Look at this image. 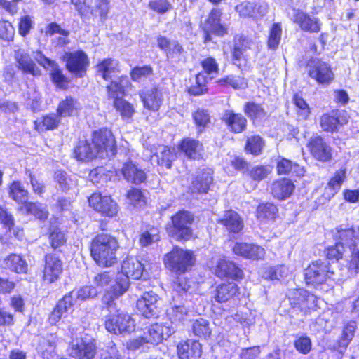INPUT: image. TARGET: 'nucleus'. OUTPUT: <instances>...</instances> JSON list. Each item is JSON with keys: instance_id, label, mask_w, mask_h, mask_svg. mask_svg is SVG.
<instances>
[{"instance_id": "f257e3e1", "label": "nucleus", "mask_w": 359, "mask_h": 359, "mask_svg": "<svg viewBox=\"0 0 359 359\" xmlns=\"http://www.w3.org/2000/svg\"><path fill=\"white\" fill-rule=\"evenodd\" d=\"M145 266L135 257H127L121 265V273H119L115 283L107 290L102 297V302L108 308L113 307L114 300L125 293L130 285L129 278L140 279L144 276Z\"/></svg>"}, {"instance_id": "f03ea898", "label": "nucleus", "mask_w": 359, "mask_h": 359, "mask_svg": "<svg viewBox=\"0 0 359 359\" xmlns=\"http://www.w3.org/2000/svg\"><path fill=\"white\" fill-rule=\"evenodd\" d=\"M118 243L108 234L97 235L91 243L90 254L95 262L102 267H109L117 262Z\"/></svg>"}, {"instance_id": "7ed1b4c3", "label": "nucleus", "mask_w": 359, "mask_h": 359, "mask_svg": "<svg viewBox=\"0 0 359 359\" xmlns=\"http://www.w3.org/2000/svg\"><path fill=\"white\" fill-rule=\"evenodd\" d=\"M334 238L344 248H349L351 255L348 264L349 271H359V227L353 228L341 225L336 228Z\"/></svg>"}, {"instance_id": "20e7f679", "label": "nucleus", "mask_w": 359, "mask_h": 359, "mask_svg": "<svg viewBox=\"0 0 359 359\" xmlns=\"http://www.w3.org/2000/svg\"><path fill=\"white\" fill-rule=\"evenodd\" d=\"M334 273L330 270L327 262H313L305 269V280L307 285H311L315 287L326 285L327 287L323 289L327 290L329 286H332L330 282L333 279Z\"/></svg>"}, {"instance_id": "39448f33", "label": "nucleus", "mask_w": 359, "mask_h": 359, "mask_svg": "<svg viewBox=\"0 0 359 359\" xmlns=\"http://www.w3.org/2000/svg\"><path fill=\"white\" fill-rule=\"evenodd\" d=\"M194 216L186 210L177 212L172 217V226L168 229L169 236L177 241H186L191 238L193 232L191 226Z\"/></svg>"}, {"instance_id": "423d86ee", "label": "nucleus", "mask_w": 359, "mask_h": 359, "mask_svg": "<svg viewBox=\"0 0 359 359\" xmlns=\"http://www.w3.org/2000/svg\"><path fill=\"white\" fill-rule=\"evenodd\" d=\"M194 259L191 251L175 248L164 257L165 266L172 271L184 273L194 264Z\"/></svg>"}, {"instance_id": "0eeeda50", "label": "nucleus", "mask_w": 359, "mask_h": 359, "mask_svg": "<svg viewBox=\"0 0 359 359\" xmlns=\"http://www.w3.org/2000/svg\"><path fill=\"white\" fill-rule=\"evenodd\" d=\"M91 142L101 158L114 155L116 145L111 130L104 128L95 131Z\"/></svg>"}, {"instance_id": "6e6552de", "label": "nucleus", "mask_w": 359, "mask_h": 359, "mask_svg": "<svg viewBox=\"0 0 359 359\" xmlns=\"http://www.w3.org/2000/svg\"><path fill=\"white\" fill-rule=\"evenodd\" d=\"M97 352L95 341L88 338H77L69 345L68 354L75 359H93Z\"/></svg>"}, {"instance_id": "1a4fd4ad", "label": "nucleus", "mask_w": 359, "mask_h": 359, "mask_svg": "<svg viewBox=\"0 0 359 359\" xmlns=\"http://www.w3.org/2000/svg\"><path fill=\"white\" fill-rule=\"evenodd\" d=\"M309 76L318 84L329 85L334 79L330 65L320 60H311L307 65Z\"/></svg>"}, {"instance_id": "9d476101", "label": "nucleus", "mask_w": 359, "mask_h": 359, "mask_svg": "<svg viewBox=\"0 0 359 359\" xmlns=\"http://www.w3.org/2000/svg\"><path fill=\"white\" fill-rule=\"evenodd\" d=\"M106 329L116 334L130 333L135 330V320L127 313L118 312L110 315L105 322Z\"/></svg>"}, {"instance_id": "9b49d317", "label": "nucleus", "mask_w": 359, "mask_h": 359, "mask_svg": "<svg viewBox=\"0 0 359 359\" xmlns=\"http://www.w3.org/2000/svg\"><path fill=\"white\" fill-rule=\"evenodd\" d=\"M62 59L66 62V67L69 72L78 77L85 76L89 66V59L83 51L65 53Z\"/></svg>"}, {"instance_id": "f8f14e48", "label": "nucleus", "mask_w": 359, "mask_h": 359, "mask_svg": "<svg viewBox=\"0 0 359 359\" xmlns=\"http://www.w3.org/2000/svg\"><path fill=\"white\" fill-rule=\"evenodd\" d=\"M88 202L90 207L103 215L113 217L117 214L118 205L109 196L94 193L88 198Z\"/></svg>"}, {"instance_id": "ddd939ff", "label": "nucleus", "mask_w": 359, "mask_h": 359, "mask_svg": "<svg viewBox=\"0 0 359 359\" xmlns=\"http://www.w3.org/2000/svg\"><path fill=\"white\" fill-rule=\"evenodd\" d=\"M221 15L222 12L219 9H212L208 18L202 22L201 27L205 34V41L211 40L210 34L217 36H224L227 34L226 28L220 22Z\"/></svg>"}, {"instance_id": "4468645a", "label": "nucleus", "mask_w": 359, "mask_h": 359, "mask_svg": "<svg viewBox=\"0 0 359 359\" xmlns=\"http://www.w3.org/2000/svg\"><path fill=\"white\" fill-rule=\"evenodd\" d=\"M175 332L172 325L156 323L148 327L144 332V339L151 345H156L168 338Z\"/></svg>"}, {"instance_id": "2eb2a0df", "label": "nucleus", "mask_w": 359, "mask_h": 359, "mask_svg": "<svg viewBox=\"0 0 359 359\" xmlns=\"http://www.w3.org/2000/svg\"><path fill=\"white\" fill-rule=\"evenodd\" d=\"M348 114L344 110L332 111L331 114H323L320 119V126L324 131L333 132L339 126L347 123Z\"/></svg>"}, {"instance_id": "dca6fc26", "label": "nucleus", "mask_w": 359, "mask_h": 359, "mask_svg": "<svg viewBox=\"0 0 359 359\" xmlns=\"http://www.w3.org/2000/svg\"><path fill=\"white\" fill-rule=\"evenodd\" d=\"M307 147L311 155L317 160L325 162L331 159V147L320 136L316 135L311 137Z\"/></svg>"}, {"instance_id": "f3484780", "label": "nucleus", "mask_w": 359, "mask_h": 359, "mask_svg": "<svg viewBox=\"0 0 359 359\" xmlns=\"http://www.w3.org/2000/svg\"><path fill=\"white\" fill-rule=\"evenodd\" d=\"M150 153L152 163H156L167 168H170L172 162L176 158L175 149H171L164 145L153 146L150 149Z\"/></svg>"}, {"instance_id": "a211bd4d", "label": "nucleus", "mask_w": 359, "mask_h": 359, "mask_svg": "<svg viewBox=\"0 0 359 359\" xmlns=\"http://www.w3.org/2000/svg\"><path fill=\"white\" fill-rule=\"evenodd\" d=\"M215 274L220 278H241L243 276V272L233 262L226 259L224 257H216Z\"/></svg>"}, {"instance_id": "6ab92c4d", "label": "nucleus", "mask_w": 359, "mask_h": 359, "mask_svg": "<svg viewBox=\"0 0 359 359\" xmlns=\"http://www.w3.org/2000/svg\"><path fill=\"white\" fill-rule=\"evenodd\" d=\"M35 60L39 65L50 72L51 77L54 83L62 88L66 83V79L60 70L58 65L53 60L45 57L41 52H37L34 55Z\"/></svg>"}, {"instance_id": "aec40b11", "label": "nucleus", "mask_w": 359, "mask_h": 359, "mask_svg": "<svg viewBox=\"0 0 359 359\" xmlns=\"http://www.w3.org/2000/svg\"><path fill=\"white\" fill-rule=\"evenodd\" d=\"M158 299V297L154 292H144L137 301V309L145 318H151L156 314Z\"/></svg>"}, {"instance_id": "412c9836", "label": "nucleus", "mask_w": 359, "mask_h": 359, "mask_svg": "<svg viewBox=\"0 0 359 359\" xmlns=\"http://www.w3.org/2000/svg\"><path fill=\"white\" fill-rule=\"evenodd\" d=\"M291 304L313 309L316 306L317 297L303 289H297L290 291L288 294Z\"/></svg>"}, {"instance_id": "4be33fe9", "label": "nucleus", "mask_w": 359, "mask_h": 359, "mask_svg": "<svg viewBox=\"0 0 359 359\" xmlns=\"http://www.w3.org/2000/svg\"><path fill=\"white\" fill-rule=\"evenodd\" d=\"M177 355L180 359H201V344L195 340H187L177 345Z\"/></svg>"}, {"instance_id": "5701e85b", "label": "nucleus", "mask_w": 359, "mask_h": 359, "mask_svg": "<svg viewBox=\"0 0 359 359\" xmlns=\"http://www.w3.org/2000/svg\"><path fill=\"white\" fill-rule=\"evenodd\" d=\"M293 20L302 30L308 32H318L320 30L321 22L320 20L302 11H297L293 16Z\"/></svg>"}, {"instance_id": "b1692460", "label": "nucleus", "mask_w": 359, "mask_h": 359, "mask_svg": "<svg viewBox=\"0 0 359 359\" xmlns=\"http://www.w3.org/2000/svg\"><path fill=\"white\" fill-rule=\"evenodd\" d=\"M62 271L61 261L55 255L46 256V264L43 270V279L48 283L57 280Z\"/></svg>"}, {"instance_id": "393cba45", "label": "nucleus", "mask_w": 359, "mask_h": 359, "mask_svg": "<svg viewBox=\"0 0 359 359\" xmlns=\"http://www.w3.org/2000/svg\"><path fill=\"white\" fill-rule=\"evenodd\" d=\"M140 96L144 108L154 111L159 109L163 101V96L158 88H153L142 90L140 93Z\"/></svg>"}, {"instance_id": "a878e982", "label": "nucleus", "mask_w": 359, "mask_h": 359, "mask_svg": "<svg viewBox=\"0 0 359 359\" xmlns=\"http://www.w3.org/2000/svg\"><path fill=\"white\" fill-rule=\"evenodd\" d=\"M122 174L127 182L135 184H141L147 178L144 171L132 161H128L123 164Z\"/></svg>"}, {"instance_id": "bb28decb", "label": "nucleus", "mask_w": 359, "mask_h": 359, "mask_svg": "<svg viewBox=\"0 0 359 359\" xmlns=\"http://www.w3.org/2000/svg\"><path fill=\"white\" fill-rule=\"evenodd\" d=\"M346 179V168H340L337 170L333 176L330 178V181L325 189V196L327 198H332L341 189L344 182Z\"/></svg>"}, {"instance_id": "cd10ccee", "label": "nucleus", "mask_w": 359, "mask_h": 359, "mask_svg": "<svg viewBox=\"0 0 359 359\" xmlns=\"http://www.w3.org/2000/svg\"><path fill=\"white\" fill-rule=\"evenodd\" d=\"M212 171L210 168L201 170L192 182L193 192L206 193L212 182Z\"/></svg>"}, {"instance_id": "c85d7f7f", "label": "nucleus", "mask_w": 359, "mask_h": 359, "mask_svg": "<svg viewBox=\"0 0 359 359\" xmlns=\"http://www.w3.org/2000/svg\"><path fill=\"white\" fill-rule=\"evenodd\" d=\"M72 306L70 297L65 295L50 313L48 318L49 323L51 325H56L62 318H66L67 313Z\"/></svg>"}, {"instance_id": "c756f323", "label": "nucleus", "mask_w": 359, "mask_h": 359, "mask_svg": "<svg viewBox=\"0 0 359 359\" xmlns=\"http://www.w3.org/2000/svg\"><path fill=\"white\" fill-rule=\"evenodd\" d=\"M96 68L98 74L104 80H109L119 72V62L111 58L104 59L97 63Z\"/></svg>"}, {"instance_id": "7c9ffc66", "label": "nucleus", "mask_w": 359, "mask_h": 359, "mask_svg": "<svg viewBox=\"0 0 359 359\" xmlns=\"http://www.w3.org/2000/svg\"><path fill=\"white\" fill-rule=\"evenodd\" d=\"M180 149L185 155L192 159H199L203 154V144L198 140L187 138L180 144Z\"/></svg>"}, {"instance_id": "2f4dec72", "label": "nucleus", "mask_w": 359, "mask_h": 359, "mask_svg": "<svg viewBox=\"0 0 359 359\" xmlns=\"http://www.w3.org/2000/svg\"><path fill=\"white\" fill-rule=\"evenodd\" d=\"M294 188V186L290 180L283 178L273 183L271 192L275 198L283 200L292 194Z\"/></svg>"}, {"instance_id": "473e14b6", "label": "nucleus", "mask_w": 359, "mask_h": 359, "mask_svg": "<svg viewBox=\"0 0 359 359\" xmlns=\"http://www.w3.org/2000/svg\"><path fill=\"white\" fill-rule=\"evenodd\" d=\"M100 291L95 287L90 286H83L78 290H73L65 295L71 299L72 305L76 304L77 301H86L88 299L97 297Z\"/></svg>"}, {"instance_id": "72a5a7b5", "label": "nucleus", "mask_w": 359, "mask_h": 359, "mask_svg": "<svg viewBox=\"0 0 359 359\" xmlns=\"http://www.w3.org/2000/svg\"><path fill=\"white\" fill-rule=\"evenodd\" d=\"M229 128L235 133H241L246 126V119L240 114H235L231 111H226L223 116Z\"/></svg>"}, {"instance_id": "f704fd0d", "label": "nucleus", "mask_w": 359, "mask_h": 359, "mask_svg": "<svg viewBox=\"0 0 359 359\" xmlns=\"http://www.w3.org/2000/svg\"><path fill=\"white\" fill-rule=\"evenodd\" d=\"M15 57L18 63V69H21L23 72L32 75H36L38 74L35 64L29 55L24 50H18L15 53Z\"/></svg>"}, {"instance_id": "c9c22d12", "label": "nucleus", "mask_w": 359, "mask_h": 359, "mask_svg": "<svg viewBox=\"0 0 359 359\" xmlns=\"http://www.w3.org/2000/svg\"><path fill=\"white\" fill-rule=\"evenodd\" d=\"M238 290V286L234 283L222 284L217 287L214 298L217 302H225L235 297Z\"/></svg>"}, {"instance_id": "e433bc0d", "label": "nucleus", "mask_w": 359, "mask_h": 359, "mask_svg": "<svg viewBox=\"0 0 359 359\" xmlns=\"http://www.w3.org/2000/svg\"><path fill=\"white\" fill-rule=\"evenodd\" d=\"M130 82L127 76H121L116 80L112 81L107 86L109 96L116 99H121V96L123 95L126 89L129 86Z\"/></svg>"}, {"instance_id": "4c0bfd02", "label": "nucleus", "mask_w": 359, "mask_h": 359, "mask_svg": "<svg viewBox=\"0 0 359 359\" xmlns=\"http://www.w3.org/2000/svg\"><path fill=\"white\" fill-rule=\"evenodd\" d=\"M97 150L94 148L92 142L87 141L79 142L74 150L75 157L79 161L93 159L98 156Z\"/></svg>"}, {"instance_id": "58836bf2", "label": "nucleus", "mask_w": 359, "mask_h": 359, "mask_svg": "<svg viewBox=\"0 0 359 359\" xmlns=\"http://www.w3.org/2000/svg\"><path fill=\"white\" fill-rule=\"evenodd\" d=\"M93 6L89 7V18L100 17L102 21H104L110 8L109 0H93Z\"/></svg>"}, {"instance_id": "ea45409f", "label": "nucleus", "mask_w": 359, "mask_h": 359, "mask_svg": "<svg viewBox=\"0 0 359 359\" xmlns=\"http://www.w3.org/2000/svg\"><path fill=\"white\" fill-rule=\"evenodd\" d=\"M220 222L231 232H238L243 229V222L238 213L233 210L226 212Z\"/></svg>"}, {"instance_id": "a19ab883", "label": "nucleus", "mask_w": 359, "mask_h": 359, "mask_svg": "<svg viewBox=\"0 0 359 359\" xmlns=\"http://www.w3.org/2000/svg\"><path fill=\"white\" fill-rule=\"evenodd\" d=\"M79 104L72 97H67L60 102L57 112L60 117H67L77 114Z\"/></svg>"}, {"instance_id": "79ce46f5", "label": "nucleus", "mask_w": 359, "mask_h": 359, "mask_svg": "<svg viewBox=\"0 0 359 359\" xmlns=\"http://www.w3.org/2000/svg\"><path fill=\"white\" fill-rule=\"evenodd\" d=\"M57 338L55 334H47L42 337L39 344L38 349L43 357L51 356L55 352L56 348Z\"/></svg>"}, {"instance_id": "37998d69", "label": "nucleus", "mask_w": 359, "mask_h": 359, "mask_svg": "<svg viewBox=\"0 0 359 359\" xmlns=\"http://www.w3.org/2000/svg\"><path fill=\"white\" fill-rule=\"evenodd\" d=\"M60 118L57 113V114H48L43 116L41 120H37L34 122L35 128L39 132L47 130H54L58 126L60 122Z\"/></svg>"}, {"instance_id": "c03bdc74", "label": "nucleus", "mask_w": 359, "mask_h": 359, "mask_svg": "<svg viewBox=\"0 0 359 359\" xmlns=\"http://www.w3.org/2000/svg\"><path fill=\"white\" fill-rule=\"evenodd\" d=\"M21 210L27 214H31L37 219L43 220L48 217V212L46 208L41 203H27L21 207Z\"/></svg>"}, {"instance_id": "a18cd8bd", "label": "nucleus", "mask_w": 359, "mask_h": 359, "mask_svg": "<svg viewBox=\"0 0 359 359\" xmlns=\"http://www.w3.org/2000/svg\"><path fill=\"white\" fill-rule=\"evenodd\" d=\"M253 41L245 36H239L236 39L233 53V57L238 60H240L243 53L248 49H251L254 46Z\"/></svg>"}, {"instance_id": "49530a36", "label": "nucleus", "mask_w": 359, "mask_h": 359, "mask_svg": "<svg viewBox=\"0 0 359 359\" xmlns=\"http://www.w3.org/2000/svg\"><path fill=\"white\" fill-rule=\"evenodd\" d=\"M5 266L16 273H25L27 271L25 261L18 255H11L4 261Z\"/></svg>"}, {"instance_id": "de8ad7c7", "label": "nucleus", "mask_w": 359, "mask_h": 359, "mask_svg": "<svg viewBox=\"0 0 359 359\" xmlns=\"http://www.w3.org/2000/svg\"><path fill=\"white\" fill-rule=\"evenodd\" d=\"M9 194L18 203L25 204L28 200V191L20 182H13L11 184Z\"/></svg>"}, {"instance_id": "09e8293b", "label": "nucleus", "mask_w": 359, "mask_h": 359, "mask_svg": "<svg viewBox=\"0 0 359 359\" xmlns=\"http://www.w3.org/2000/svg\"><path fill=\"white\" fill-rule=\"evenodd\" d=\"M277 208L271 203L261 204L257 209V217L260 221L273 220L277 214Z\"/></svg>"}, {"instance_id": "8fccbe9b", "label": "nucleus", "mask_w": 359, "mask_h": 359, "mask_svg": "<svg viewBox=\"0 0 359 359\" xmlns=\"http://www.w3.org/2000/svg\"><path fill=\"white\" fill-rule=\"evenodd\" d=\"M114 106L123 119L130 118L135 112L133 106L122 98L115 100Z\"/></svg>"}, {"instance_id": "3c124183", "label": "nucleus", "mask_w": 359, "mask_h": 359, "mask_svg": "<svg viewBox=\"0 0 359 359\" xmlns=\"http://www.w3.org/2000/svg\"><path fill=\"white\" fill-rule=\"evenodd\" d=\"M282 36L281 25L278 22L274 23L270 29L268 39V46L271 49H276L280 41Z\"/></svg>"}, {"instance_id": "603ef678", "label": "nucleus", "mask_w": 359, "mask_h": 359, "mask_svg": "<svg viewBox=\"0 0 359 359\" xmlns=\"http://www.w3.org/2000/svg\"><path fill=\"white\" fill-rule=\"evenodd\" d=\"M193 332L195 335L200 337H207L210 336L211 330L209 322L203 318H199L193 323Z\"/></svg>"}, {"instance_id": "864d4df0", "label": "nucleus", "mask_w": 359, "mask_h": 359, "mask_svg": "<svg viewBox=\"0 0 359 359\" xmlns=\"http://www.w3.org/2000/svg\"><path fill=\"white\" fill-rule=\"evenodd\" d=\"M196 85L189 88V92L194 95H198L207 91L206 83L208 79L203 73H199L195 78Z\"/></svg>"}, {"instance_id": "5fc2aeb1", "label": "nucleus", "mask_w": 359, "mask_h": 359, "mask_svg": "<svg viewBox=\"0 0 359 359\" xmlns=\"http://www.w3.org/2000/svg\"><path fill=\"white\" fill-rule=\"evenodd\" d=\"M167 314L172 323L184 320L188 316V312L183 306H175L167 310Z\"/></svg>"}, {"instance_id": "6e6d98bb", "label": "nucleus", "mask_w": 359, "mask_h": 359, "mask_svg": "<svg viewBox=\"0 0 359 359\" xmlns=\"http://www.w3.org/2000/svg\"><path fill=\"white\" fill-rule=\"evenodd\" d=\"M295 349L303 355L308 354L312 348L311 339L306 335H301L296 338L294 342Z\"/></svg>"}, {"instance_id": "4d7b16f0", "label": "nucleus", "mask_w": 359, "mask_h": 359, "mask_svg": "<svg viewBox=\"0 0 359 359\" xmlns=\"http://www.w3.org/2000/svg\"><path fill=\"white\" fill-rule=\"evenodd\" d=\"M217 82L222 86L229 85L235 89H242L247 87L246 80L238 76H228L219 79Z\"/></svg>"}, {"instance_id": "13d9d810", "label": "nucleus", "mask_w": 359, "mask_h": 359, "mask_svg": "<svg viewBox=\"0 0 359 359\" xmlns=\"http://www.w3.org/2000/svg\"><path fill=\"white\" fill-rule=\"evenodd\" d=\"M159 230L152 227L144 231L140 238V243L142 246H147L159 240Z\"/></svg>"}, {"instance_id": "bf43d9fd", "label": "nucleus", "mask_w": 359, "mask_h": 359, "mask_svg": "<svg viewBox=\"0 0 359 359\" xmlns=\"http://www.w3.org/2000/svg\"><path fill=\"white\" fill-rule=\"evenodd\" d=\"M293 102L297 107V113L298 116L302 119H306L311 113L310 108L307 103L298 95H294Z\"/></svg>"}, {"instance_id": "052dcab7", "label": "nucleus", "mask_w": 359, "mask_h": 359, "mask_svg": "<svg viewBox=\"0 0 359 359\" xmlns=\"http://www.w3.org/2000/svg\"><path fill=\"white\" fill-rule=\"evenodd\" d=\"M293 102L297 107V113L298 116L302 119H306L311 113L310 108L307 103L298 95H294Z\"/></svg>"}, {"instance_id": "680f3d73", "label": "nucleus", "mask_w": 359, "mask_h": 359, "mask_svg": "<svg viewBox=\"0 0 359 359\" xmlns=\"http://www.w3.org/2000/svg\"><path fill=\"white\" fill-rule=\"evenodd\" d=\"M245 113L251 118H262L265 116L262 107L255 102H248L245 107Z\"/></svg>"}, {"instance_id": "e2e57ef3", "label": "nucleus", "mask_w": 359, "mask_h": 359, "mask_svg": "<svg viewBox=\"0 0 359 359\" xmlns=\"http://www.w3.org/2000/svg\"><path fill=\"white\" fill-rule=\"evenodd\" d=\"M263 141L259 136H252L247 140L245 149L253 155H258L263 147Z\"/></svg>"}, {"instance_id": "0e129e2a", "label": "nucleus", "mask_w": 359, "mask_h": 359, "mask_svg": "<svg viewBox=\"0 0 359 359\" xmlns=\"http://www.w3.org/2000/svg\"><path fill=\"white\" fill-rule=\"evenodd\" d=\"M26 174L29 178L33 191L36 194L41 195L45 191L43 181L36 173L30 170H27Z\"/></svg>"}, {"instance_id": "69168bd1", "label": "nucleus", "mask_w": 359, "mask_h": 359, "mask_svg": "<svg viewBox=\"0 0 359 359\" xmlns=\"http://www.w3.org/2000/svg\"><path fill=\"white\" fill-rule=\"evenodd\" d=\"M113 276L109 272H102L95 275L92 280L93 287L98 290L108 285L113 280Z\"/></svg>"}, {"instance_id": "338daca9", "label": "nucleus", "mask_w": 359, "mask_h": 359, "mask_svg": "<svg viewBox=\"0 0 359 359\" xmlns=\"http://www.w3.org/2000/svg\"><path fill=\"white\" fill-rule=\"evenodd\" d=\"M236 11L243 17H255V5L250 1H244L236 6Z\"/></svg>"}, {"instance_id": "774afa93", "label": "nucleus", "mask_w": 359, "mask_h": 359, "mask_svg": "<svg viewBox=\"0 0 359 359\" xmlns=\"http://www.w3.org/2000/svg\"><path fill=\"white\" fill-rule=\"evenodd\" d=\"M127 198L129 203L134 206H141L145 203L144 197L142 191L133 188L128 191Z\"/></svg>"}]
</instances>
